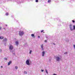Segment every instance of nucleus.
<instances>
[{"instance_id":"nucleus-1","label":"nucleus","mask_w":75,"mask_h":75,"mask_svg":"<svg viewBox=\"0 0 75 75\" xmlns=\"http://www.w3.org/2000/svg\"><path fill=\"white\" fill-rule=\"evenodd\" d=\"M19 34V35H23V34H24V32H23V31L21 32V31H20Z\"/></svg>"},{"instance_id":"nucleus-2","label":"nucleus","mask_w":75,"mask_h":75,"mask_svg":"<svg viewBox=\"0 0 75 75\" xmlns=\"http://www.w3.org/2000/svg\"><path fill=\"white\" fill-rule=\"evenodd\" d=\"M9 49L11 50H12L13 49V46L12 45H10L9 46Z\"/></svg>"},{"instance_id":"nucleus-3","label":"nucleus","mask_w":75,"mask_h":75,"mask_svg":"<svg viewBox=\"0 0 75 75\" xmlns=\"http://www.w3.org/2000/svg\"><path fill=\"white\" fill-rule=\"evenodd\" d=\"M26 63L27 65H30V62H29V60H27L26 62Z\"/></svg>"},{"instance_id":"nucleus-4","label":"nucleus","mask_w":75,"mask_h":75,"mask_svg":"<svg viewBox=\"0 0 75 75\" xmlns=\"http://www.w3.org/2000/svg\"><path fill=\"white\" fill-rule=\"evenodd\" d=\"M60 59V58H59V57H56V60L57 61H59Z\"/></svg>"},{"instance_id":"nucleus-5","label":"nucleus","mask_w":75,"mask_h":75,"mask_svg":"<svg viewBox=\"0 0 75 75\" xmlns=\"http://www.w3.org/2000/svg\"><path fill=\"white\" fill-rule=\"evenodd\" d=\"M44 54H45V52L44 51H43L42 52V56L44 57Z\"/></svg>"},{"instance_id":"nucleus-6","label":"nucleus","mask_w":75,"mask_h":75,"mask_svg":"<svg viewBox=\"0 0 75 75\" xmlns=\"http://www.w3.org/2000/svg\"><path fill=\"white\" fill-rule=\"evenodd\" d=\"M43 44H42L41 45V48L42 49V50H44V49L43 48Z\"/></svg>"},{"instance_id":"nucleus-7","label":"nucleus","mask_w":75,"mask_h":75,"mask_svg":"<svg viewBox=\"0 0 75 75\" xmlns=\"http://www.w3.org/2000/svg\"><path fill=\"white\" fill-rule=\"evenodd\" d=\"M11 61H9V62L8 63V65H9L10 64H11Z\"/></svg>"},{"instance_id":"nucleus-8","label":"nucleus","mask_w":75,"mask_h":75,"mask_svg":"<svg viewBox=\"0 0 75 75\" xmlns=\"http://www.w3.org/2000/svg\"><path fill=\"white\" fill-rule=\"evenodd\" d=\"M4 38V37L3 36L0 37V39H3Z\"/></svg>"},{"instance_id":"nucleus-9","label":"nucleus","mask_w":75,"mask_h":75,"mask_svg":"<svg viewBox=\"0 0 75 75\" xmlns=\"http://www.w3.org/2000/svg\"><path fill=\"white\" fill-rule=\"evenodd\" d=\"M35 35L34 34H32L31 35V36H32V37H35V36H34Z\"/></svg>"},{"instance_id":"nucleus-10","label":"nucleus","mask_w":75,"mask_h":75,"mask_svg":"<svg viewBox=\"0 0 75 75\" xmlns=\"http://www.w3.org/2000/svg\"><path fill=\"white\" fill-rule=\"evenodd\" d=\"M16 45H18V41H17L16 42Z\"/></svg>"},{"instance_id":"nucleus-11","label":"nucleus","mask_w":75,"mask_h":75,"mask_svg":"<svg viewBox=\"0 0 75 75\" xmlns=\"http://www.w3.org/2000/svg\"><path fill=\"white\" fill-rule=\"evenodd\" d=\"M7 40V39H6V38H5L4 39V41H6Z\"/></svg>"},{"instance_id":"nucleus-12","label":"nucleus","mask_w":75,"mask_h":75,"mask_svg":"<svg viewBox=\"0 0 75 75\" xmlns=\"http://www.w3.org/2000/svg\"><path fill=\"white\" fill-rule=\"evenodd\" d=\"M69 27L70 28H72V25L70 24L69 25Z\"/></svg>"},{"instance_id":"nucleus-13","label":"nucleus","mask_w":75,"mask_h":75,"mask_svg":"<svg viewBox=\"0 0 75 75\" xmlns=\"http://www.w3.org/2000/svg\"><path fill=\"white\" fill-rule=\"evenodd\" d=\"M73 30H75V25H73Z\"/></svg>"},{"instance_id":"nucleus-14","label":"nucleus","mask_w":75,"mask_h":75,"mask_svg":"<svg viewBox=\"0 0 75 75\" xmlns=\"http://www.w3.org/2000/svg\"><path fill=\"white\" fill-rule=\"evenodd\" d=\"M51 0H48V3H50V2H51Z\"/></svg>"},{"instance_id":"nucleus-15","label":"nucleus","mask_w":75,"mask_h":75,"mask_svg":"<svg viewBox=\"0 0 75 75\" xmlns=\"http://www.w3.org/2000/svg\"><path fill=\"white\" fill-rule=\"evenodd\" d=\"M45 71H46V72L47 74H48V71H47V69H46Z\"/></svg>"},{"instance_id":"nucleus-16","label":"nucleus","mask_w":75,"mask_h":75,"mask_svg":"<svg viewBox=\"0 0 75 75\" xmlns=\"http://www.w3.org/2000/svg\"><path fill=\"white\" fill-rule=\"evenodd\" d=\"M6 16H8V13H6Z\"/></svg>"},{"instance_id":"nucleus-17","label":"nucleus","mask_w":75,"mask_h":75,"mask_svg":"<svg viewBox=\"0 0 75 75\" xmlns=\"http://www.w3.org/2000/svg\"><path fill=\"white\" fill-rule=\"evenodd\" d=\"M32 52V50H30V52H29V53L31 54V52Z\"/></svg>"},{"instance_id":"nucleus-18","label":"nucleus","mask_w":75,"mask_h":75,"mask_svg":"<svg viewBox=\"0 0 75 75\" xmlns=\"http://www.w3.org/2000/svg\"><path fill=\"white\" fill-rule=\"evenodd\" d=\"M15 68L16 69H17V68H18V67H17V66H16Z\"/></svg>"},{"instance_id":"nucleus-19","label":"nucleus","mask_w":75,"mask_h":75,"mask_svg":"<svg viewBox=\"0 0 75 75\" xmlns=\"http://www.w3.org/2000/svg\"><path fill=\"white\" fill-rule=\"evenodd\" d=\"M24 74H27V72H26V71H25L24 72Z\"/></svg>"},{"instance_id":"nucleus-20","label":"nucleus","mask_w":75,"mask_h":75,"mask_svg":"<svg viewBox=\"0 0 75 75\" xmlns=\"http://www.w3.org/2000/svg\"><path fill=\"white\" fill-rule=\"evenodd\" d=\"M70 30H71V31H72V28H70Z\"/></svg>"},{"instance_id":"nucleus-21","label":"nucleus","mask_w":75,"mask_h":75,"mask_svg":"<svg viewBox=\"0 0 75 75\" xmlns=\"http://www.w3.org/2000/svg\"><path fill=\"white\" fill-rule=\"evenodd\" d=\"M35 1H36V2H38V0H36Z\"/></svg>"},{"instance_id":"nucleus-22","label":"nucleus","mask_w":75,"mask_h":75,"mask_svg":"<svg viewBox=\"0 0 75 75\" xmlns=\"http://www.w3.org/2000/svg\"><path fill=\"white\" fill-rule=\"evenodd\" d=\"M45 42H47V40H45Z\"/></svg>"},{"instance_id":"nucleus-23","label":"nucleus","mask_w":75,"mask_h":75,"mask_svg":"<svg viewBox=\"0 0 75 75\" xmlns=\"http://www.w3.org/2000/svg\"><path fill=\"white\" fill-rule=\"evenodd\" d=\"M67 52H65L64 53V54H67Z\"/></svg>"},{"instance_id":"nucleus-24","label":"nucleus","mask_w":75,"mask_h":75,"mask_svg":"<svg viewBox=\"0 0 75 75\" xmlns=\"http://www.w3.org/2000/svg\"><path fill=\"white\" fill-rule=\"evenodd\" d=\"M5 60H7V59L6 58H5Z\"/></svg>"},{"instance_id":"nucleus-25","label":"nucleus","mask_w":75,"mask_h":75,"mask_svg":"<svg viewBox=\"0 0 75 75\" xmlns=\"http://www.w3.org/2000/svg\"><path fill=\"white\" fill-rule=\"evenodd\" d=\"M72 22H73V23H75V21H74V20H72Z\"/></svg>"},{"instance_id":"nucleus-26","label":"nucleus","mask_w":75,"mask_h":75,"mask_svg":"<svg viewBox=\"0 0 75 75\" xmlns=\"http://www.w3.org/2000/svg\"><path fill=\"white\" fill-rule=\"evenodd\" d=\"M42 32H44V30H42L41 31V33H42Z\"/></svg>"},{"instance_id":"nucleus-27","label":"nucleus","mask_w":75,"mask_h":75,"mask_svg":"<svg viewBox=\"0 0 75 75\" xmlns=\"http://www.w3.org/2000/svg\"><path fill=\"white\" fill-rule=\"evenodd\" d=\"M43 71H44V70H41V71L42 72H43Z\"/></svg>"},{"instance_id":"nucleus-28","label":"nucleus","mask_w":75,"mask_h":75,"mask_svg":"<svg viewBox=\"0 0 75 75\" xmlns=\"http://www.w3.org/2000/svg\"><path fill=\"white\" fill-rule=\"evenodd\" d=\"M38 38H40V36H38Z\"/></svg>"},{"instance_id":"nucleus-29","label":"nucleus","mask_w":75,"mask_h":75,"mask_svg":"<svg viewBox=\"0 0 75 75\" xmlns=\"http://www.w3.org/2000/svg\"><path fill=\"white\" fill-rule=\"evenodd\" d=\"M1 27H0V30H1Z\"/></svg>"},{"instance_id":"nucleus-30","label":"nucleus","mask_w":75,"mask_h":75,"mask_svg":"<svg viewBox=\"0 0 75 75\" xmlns=\"http://www.w3.org/2000/svg\"><path fill=\"white\" fill-rule=\"evenodd\" d=\"M1 68H3V66H1Z\"/></svg>"},{"instance_id":"nucleus-31","label":"nucleus","mask_w":75,"mask_h":75,"mask_svg":"<svg viewBox=\"0 0 75 75\" xmlns=\"http://www.w3.org/2000/svg\"><path fill=\"white\" fill-rule=\"evenodd\" d=\"M0 51H1H1H2L1 49V50H0Z\"/></svg>"},{"instance_id":"nucleus-32","label":"nucleus","mask_w":75,"mask_h":75,"mask_svg":"<svg viewBox=\"0 0 75 75\" xmlns=\"http://www.w3.org/2000/svg\"><path fill=\"white\" fill-rule=\"evenodd\" d=\"M43 33H44V32H43Z\"/></svg>"}]
</instances>
